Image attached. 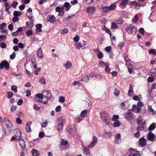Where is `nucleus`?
<instances>
[{
	"label": "nucleus",
	"instance_id": "nucleus-1",
	"mask_svg": "<svg viewBox=\"0 0 156 156\" xmlns=\"http://www.w3.org/2000/svg\"><path fill=\"white\" fill-rule=\"evenodd\" d=\"M126 30L129 34L133 35L135 34L137 31L136 29L132 25H130L127 26L126 28Z\"/></svg>",
	"mask_w": 156,
	"mask_h": 156
},
{
	"label": "nucleus",
	"instance_id": "nucleus-2",
	"mask_svg": "<svg viewBox=\"0 0 156 156\" xmlns=\"http://www.w3.org/2000/svg\"><path fill=\"white\" fill-rule=\"evenodd\" d=\"M101 118L105 124L108 125L110 123L111 118L108 114L104 113V115L101 117Z\"/></svg>",
	"mask_w": 156,
	"mask_h": 156
},
{
	"label": "nucleus",
	"instance_id": "nucleus-3",
	"mask_svg": "<svg viewBox=\"0 0 156 156\" xmlns=\"http://www.w3.org/2000/svg\"><path fill=\"white\" fill-rule=\"evenodd\" d=\"M5 68L6 69H9V64L8 61L4 60L1 62L0 64V69H2Z\"/></svg>",
	"mask_w": 156,
	"mask_h": 156
},
{
	"label": "nucleus",
	"instance_id": "nucleus-4",
	"mask_svg": "<svg viewBox=\"0 0 156 156\" xmlns=\"http://www.w3.org/2000/svg\"><path fill=\"white\" fill-rule=\"evenodd\" d=\"M124 118L128 120L129 121H132L133 120L134 118V117L133 114L129 110L128 112L125 113L124 115Z\"/></svg>",
	"mask_w": 156,
	"mask_h": 156
},
{
	"label": "nucleus",
	"instance_id": "nucleus-5",
	"mask_svg": "<svg viewBox=\"0 0 156 156\" xmlns=\"http://www.w3.org/2000/svg\"><path fill=\"white\" fill-rule=\"evenodd\" d=\"M3 123L4 126L7 129L10 128L12 126V122L7 118H4L3 119Z\"/></svg>",
	"mask_w": 156,
	"mask_h": 156
},
{
	"label": "nucleus",
	"instance_id": "nucleus-6",
	"mask_svg": "<svg viewBox=\"0 0 156 156\" xmlns=\"http://www.w3.org/2000/svg\"><path fill=\"white\" fill-rule=\"evenodd\" d=\"M87 41H83L82 42H79L76 44V48L78 49L80 48L82 49L85 48L86 46Z\"/></svg>",
	"mask_w": 156,
	"mask_h": 156
},
{
	"label": "nucleus",
	"instance_id": "nucleus-7",
	"mask_svg": "<svg viewBox=\"0 0 156 156\" xmlns=\"http://www.w3.org/2000/svg\"><path fill=\"white\" fill-rule=\"evenodd\" d=\"M47 92L45 97H44V98H46V100L45 101L48 102V100L53 101L54 100V98L52 96L51 92L50 90L46 91Z\"/></svg>",
	"mask_w": 156,
	"mask_h": 156
},
{
	"label": "nucleus",
	"instance_id": "nucleus-8",
	"mask_svg": "<svg viewBox=\"0 0 156 156\" xmlns=\"http://www.w3.org/2000/svg\"><path fill=\"white\" fill-rule=\"evenodd\" d=\"M21 131L20 130L17 131L16 132V134L12 136L11 139V140H14L15 139H17V140H20L21 139Z\"/></svg>",
	"mask_w": 156,
	"mask_h": 156
},
{
	"label": "nucleus",
	"instance_id": "nucleus-9",
	"mask_svg": "<svg viewBox=\"0 0 156 156\" xmlns=\"http://www.w3.org/2000/svg\"><path fill=\"white\" fill-rule=\"evenodd\" d=\"M98 141L97 138L94 136L93 137V140L90 144L88 146V148H90L94 146L97 143Z\"/></svg>",
	"mask_w": 156,
	"mask_h": 156
},
{
	"label": "nucleus",
	"instance_id": "nucleus-10",
	"mask_svg": "<svg viewBox=\"0 0 156 156\" xmlns=\"http://www.w3.org/2000/svg\"><path fill=\"white\" fill-rule=\"evenodd\" d=\"M146 125V122H144L140 124L136 129L137 131H142V130H144V128Z\"/></svg>",
	"mask_w": 156,
	"mask_h": 156
},
{
	"label": "nucleus",
	"instance_id": "nucleus-11",
	"mask_svg": "<svg viewBox=\"0 0 156 156\" xmlns=\"http://www.w3.org/2000/svg\"><path fill=\"white\" fill-rule=\"evenodd\" d=\"M155 137V136L152 132H149L147 135V139L148 140L151 141H153L154 140V138Z\"/></svg>",
	"mask_w": 156,
	"mask_h": 156
},
{
	"label": "nucleus",
	"instance_id": "nucleus-12",
	"mask_svg": "<svg viewBox=\"0 0 156 156\" xmlns=\"http://www.w3.org/2000/svg\"><path fill=\"white\" fill-rule=\"evenodd\" d=\"M55 17L53 15H49L46 18V20L47 22L52 23L55 20Z\"/></svg>",
	"mask_w": 156,
	"mask_h": 156
},
{
	"label": "nucleus",
	"instance_id": "nucleus-13",
	"mask_svg": "<svg viewBox=\"0 0 156 156\" xmlns=\"http://www.w3.org/2000/svg\"><path fill=\"white\" fill-rule=\"evenodd\" d=\"M147 144L146 140L144 138H141L139 140V144L141 147L145 146Z\"/></svg>",
	"mask_w": 156,
	"mask_h": 156
},
{
	"label": "nucleus",
	"instance_id": "nucleus-14",
	"mask_svg": "<svg viewBox=\"0 0 156 156\" xmlns=\"http://www.w3.org/2000/svg\"><path fill=\"white\" fill-rule=\"evenodd\" d=\"M64 120H62L61 121H59V123L58 126L57 130L58 131H60L62 130L63 126V123Z\"/></svg>",
	"mask_w": 156,
	"mask_h": 156
},
{
	"label": "nucleus",
	"instance_id": "nucleus-15",
	"mask_svg": "<svg viewBox=\"0 0 156 156\" xmlns=\"http://www.w3.org/2000/svg\"><path fill=\"white\" fill-rule=\"evenodd\" d=\"M37 56L40 58H44V56L42 53V51L41 48L37 51Z\"/></svg>",
	"mask_w": 156,
	"mask_h": 156
},
{
	"label": "nucleus",
	"instance_id": "nucleus-16",
	"mask_svg": "<svg viewBox=\"0 0 156 156\" xmlns=\"http://www.w3.org/2000/svg\"><path fill=\"white\" fill-rule=\"evenodd\" d=\"M31 124L32 122L31 121L27 123L25 127L26 131L27 132L29 133L31 131V128L30 127Z\"/></svg>",
	"mask_w": 156,
	"mask_h": 156
},
{
	"label": "nucleus",
	"instance_id": "nucleus-17",
	"mask_svg": "<svg viewBox=\"0 0 156 156\" xmlns=\"http://www.w3.org/2000/svg\"><path fill=\"white\" fill-rule=\"evenodd\" d=\"M95 10V9L94 7H88L86 9V12L89 13H93Z\"/></svg>",
	"mask_w": 156,
	"mask_h": 156
},
{
	"label": "nucleus",
	"instance_id": "nucleus-18",
	"mask_svg": "<svg viewBox=\"0 0 156 156\" xmlns=\"http://www.w3.org/2000/svg\"><path fill=\"white\" fill-rule=\"evenodd\" d=\"M128 1V0H122L120 3L119 6H121L122 8H124L126 7Z\"/></svg>",
	"mask_w": 156,
	"mask_h": 156
},
{
	"label": "nucleus",
	"instance_id": "nucleus-19",
	"mask_svg": "<svg viewBox=\"0 0 156 156\" xmlns=\"http://www.w3.org/2000/svg\"><path fill=\"white\" fill-rule=\"evenodd\" d=\"M90 76L88 75H85L83 76L81 79V80L83 81L84 82H88Z\"/></svg>",
	"mask_w": 156,
	"mask_h": 156
},
{
	"label": "nucleus",
	"instance_id": "nucleus-20",
	"mask_svg": "<svg viewBox=\"0 0 156 156\" xmlns=\"http://www.w3.org/2000/svg\"><path fill=\"white\" fill-rule=\"evenodd\" d=\"M130 4L131 5H133L136 8H137V9L139 8L141 6L138 3H137L136 1H134L131 2Z\"/></svg>",
	"mask_w": 156,
	"mask_h": 156
},
{
	"label": "nucleus",
	"instance_id": "nucleus-21",
	"mask_svg": "<svg viewBox=\"0 0 156 156\" xmlns=\"http://www.w3.org/2000/svg\"><path fill=\"white\" fill-rule=\"evenodd\" d=\"M19 140V145L22 148L26 147V144L25 141L23 139H20Z\"/></svg>",
	"mask_w": 156,
	"mask_h": 156
},
{
	"label": "nucleus",
	"instance_id": "nucleus-22",
	"mask_svg": "<svg viewBox=\"0 0 156 156\" xmlns=\"http://www.w3.org/2000/svg\"><path fill=\"white\" fill-rule=\"evenodd\" d=\"M36 31L37 32H41L42 31L41 28L42 27V25L41 24H38L36 25Z\"/></svg>",
	"mask_w": 156,
	"mask_h": 156
},
{
	"label": "nucleus",
	"instance_id": "nucleus-23",
	"mask_svg": "<svg viewBox=\"0 0 156 156\" xmlns=\"http://www.w3.org/2000/svg\"><path fill=\"white\" fill-rule=\"evenodd\" d=\"M63 6L66 8V11H68L71 7V5H70L69 2H66L64 3Z\"/></svg>",
	"mask_w": 156,
	"mask_h": 156
},
{
	"label": "nucleus",
	"instance_id": "nucleus-24",
	"mask_svg": "<svg viewBox=\"0 0 156 156\" xmlns=\"http://www.w3.org/2000/svg\"><path fill=\"white\" fill-rule=\"evenodd\" d=\"M64 66L66 69H69L72 67V65L70 62L68 61L64 64Z\"/></svg>",
	"mask_w": 156,
	"mask_h": 156
},
{
	"label": "nucleus",
	"instance_id": "nucleus-25",
	"mask_svg": "<svg viewBox=\"0 0 156 156\" xmlns=\"http://www.w3.org/2000/svg\"><path fill=\"white\" fill-rule=\"evenodd\" d=\"M31 152L33 156H38L40 154L39 151L34 149H33Z\"/></svg>",
	"mask_w": 156,
	"mask_h": 156
},
{
	"label": "nucleus",
	"instance_id": "nucleus-26",
	"mask_svg": "<svg viewBox=\"0 0 156 156\" xmlns=\"http://www.w3.org/2000/svg\"><path fill=\"white\" fill-rule=\"evenodd\" d=\"M34 101L36 102H39L40 103H41L43 104H47V101H43L42 100H40L39 98H34Z\"/></svg>",
	"mask_w": 156,
	"mask_h": 156
},
{
	"label": "nucleus",
	"instance_id": "nucleus-27",
	"mask_svg": "<svg viewBox=\"0 0 156 156\" xmlns=\"http://www.w3.org/2000/svg\"><path fill=\"white\" fill-rule=\"evenodd\" d=\"M87 112L86 110H84L81 112L80 115L83 118H85L87 115Z\"/></svg>",
	"mask_w": 156,
	"mask_h": 156
},
{
	"label": "nucleus",
	"instance_id": "nucleus-28",
	"mask_svg": "<svg viewBox=\"0 0 156 156\" xmlns=\"http://www.w3.org/2000/svg\"><path fill=\"white\" fill-rule=\"evenodd\" d=\"M22 14V13L20 11H15L13 12V15L15 16H20Z\"/></svg>",
	"mask_w": 156,
	"mask_h": 156
},
{
	"label": "nucleus",
	"instance_id": "nucleus-29",
	"mask_svg": "<svg viewBox=\"0 0 156 156\" xmlns=\"http://www.w3.org/2000/svg\"><path fill=\"white\" fill-rule=\"evenodd\" d=\"M155 127L156 126L154 125V123H153L150 126L148 130L149 131H151L154 129Z\"/></svg>",
	"mask_w": 156,
	"mask_h": 156
},
{
	"label": "nucleus",
	"instance_id": "nucleus-30",
	"mask_svg": "<svg viewBox=\"0 0 156 156\" xmlns=\"http://www.w3.org/2000/svg\"><path fill=\"white\" fill-rule=\"evenodd\" d=\"M102 11L103 12H106L110 10L108 6H104L102 7Z\"/></svg>",
	"mask_w": 156,
	"mask_h": 156
},
{
	"label": "nucleus",
	"instance_id": "nucleus-31",
	"mask_svg": "<svg viewBox=\"0 0 156 156\" xmlns=\"http://www.w3.org/2000/svg\"><path fill=\"white\" fill-rule=\"evenodd\" d=\"M118 27V26L114 22L111 23V28L112 29H116Z\"/></svg>",
	"mask_w": 156,
	"mask_h": 156
},
{
	"label": "nucleus",
	"instance_id": "nucleus-32",
	"mask_svg": "<svg viewBox=\"0 0 156 156\" xmlns=\"http://www.w3.org/2000/svg\"><path fill=\"white\" fill-rule=\"evenodd\" d=\"M67 131L70 134L74 133V131L73 129L71 127H68L66 128Z\"/></svg>",
	"mask_w": 156,
	"mask_h": 156
},
{
	"label": "nucleus",
	"instance_id": "nucleus-33",
	"mask_svg": "<svg viewBox=\"0 0 156 156\" xmlns=\"http://www.w3.org/2000/svg\"><path fill=\"white\" fill-rule=\"evenodd\" d=\"M97 55L98 56V58L99 59L102 58L104 56L103 53L100 51L97 53Z\"/></svg>",
	"mask_w": 156,
	"mask_h": 156
},
{
	"label": "nucleus",
	"instance_id": "nucleus-34",
	"mask_svg": "<svg viewBox=\"0 0 156 156\" xmlns=\"http://www.w3.org/2000/svg\"><path fill=\"white\" fill-rule=\"evenodd\" d=\"M113 126L114 127H118L120 125V123L119 121H116L113 124Z\"/></svg>",
	"mask_w": 156,
	"mask_h": 156
},
{
	"label": "nucleus",
	"instance_id": "nucleus-35",
	"mask_svg": "<svg viewBox=\"0 0 156 156\" xmlns=\"http://www.w3.org/2000/svg\"><path fill=\"white\" fill-rule=\"evenodd\" d=\"M45 79L44 77H42L40 78L39 82L40 83L43 84H45Z\"/></svg>",
	"mask_w": 156,
	"mask_h": 156
},
{
	"label": "nucleus",
	"instance_id": "nucleus-36",
	"mask_svg": "<svg viewBox=\"0 0 156 156\" xmlns=\"http://www.w3.org/2000/svg\"><path fill=\"white\" fill-rule=\"evenodd\" d=\"M116 7V5L114 3L112 4L110 6H108L110 10L115 9Z\"/></svg>",
	"mask_w": 156,
	"mask_h": 156
},
{
	"label": "nucleus",
	"instance_id": "nucleus-37",
	"mask_svg": "<svg viewBox=\"0 0 156 156\" xmlns=\"http://www.w3.org/2000/svg\"><path fill=\"white\" fill-rule=\"evenodd\" d=\"M11 90L14 91L15 93H16L17 92V87L15 85H13L11 87Z\"/></svg>",
	"mask_w": 156,
	"mask_h": 156
},
{
	"label": "nucleus",
	"instance_id": "nucleus-38",
	"mask_svg": "<svg viewBox=\"0 0 156 156\" xmlns=\"http://www.w3.org/2000/svg\"><path fill=\"white\" fill-rule=\"evenodd\" d=\"M134 94L133 90H129L128 91V95L129 97H132Z\"/></svg>",
	"mask_w": 156,
	"mask_h": 156
},
{
	"label": "nucleus",
	"instance_id": "nucleus-39",
	"mask_svg": "<svg viewBox=\"0 0 156 156\" xmlns=\"http://www.w3.org/2000/svg\"><path fill=\"white\" fill-rule=\"evenodd\" d=\"M142 116H141L140 115L139 116H138V117L137 119V123L138 125H139L140 124V123L142 122Z\"/></svg>",
	"mask_w": 156,
	"mask_h": 156
},
{
	"label": "nucleus",
	"instance_id": "nucleus-40",
	"mask_svg": "<svg viewBox=\"0 0 156 156\" xmlns=\"http://www.w3.org/2000/svg\"><path fill=\"white\" fill-rule=\"evenodd\" d=\"M149 54H153L154 55H156V50L155 49H150L149 51Z\"/></svg>",
	"mask_w": 156,
	"mask_h": 156
},
{
	"label": "nucleus",
	"instance_id": "nucleus-41",
	"mask_svg": "<svg viewBox=\"0 0 156 156\" xmlns=\"http://www.w3.org/2000/svg\"><path fill=\"white\" fill-rule=\"evenodd\" d=\"M28 14L27 13H26V15L27 17L28 18L29 20H30L32 21V22H33V17L32 16H31V15H32V13H31V14Z\"/></svg>",
	"mask_w": 156,
	"mask_h": 156
},
{
	"label": "nucleus",
	"instance_id": "nucleus-42",
	"mask_svg": "<svg viewBox=\"0 0 156 156\" xmlns=\"http://www.w3.org/2000/svg\"><path fill=\"white\" fill-rule=\"evenodd\" d=\"M83 151L85 153L86 155H89L90 154V151L87 148H85L83 150Z\"/></svg>",
	"mask_w": 156,
	"mask_h": 156
},
{
	"label": "nucleus",
	"instance_id": "nucleus-43",
	"mask_svg": "<svg viewBox=\"0 0 156 156\" xmlns=\"http://www.w3.org/2000/svg\"><path fill=\"white\" fill-rule=\"evenodd\" d=\"M6 36L5 35H0V42L2 41H5V40Z\"/></svg>",
	"mask_w": 156,
	"mask_h": 156
},
{
	"label": "nucleus",
	"instance_id": "nucleus-44",
	"mask_svg": "<svg viewBox=\"0 0 156 156\" xmlns=\"http://www.w3.org/2000/svg\"><path fill=\"white\" fill-rule=\"evenodd\" d=\"M7 46L6 44L4 42H2L0 44V47L2 48H5Z\"/></svg>",
	"mask_w": 156,
	"mask_h": 156
},
{
	"label": "nucleus",
	"instance_id": "nucleus-45",
	"mask_svg": "<svg viewBox=\"0 0 156 156\" xmlns=\"http://www.w3.org/2000/svg\"><path fill=\"white\" fill-rule=\"evenodd\" d=\"M119 116L118 115H114L112 118V121H115L118 119Z\"/></svg>",
	"mask_w": 156,
	"mask_h": 156
},
{
	"label": "nucleus",
	"instance_id": "nucleus-46",
	"mask_svg": "<svg viewBox=\"0 0 156 156\" xmlns=\"http://www.w3.org/2000/svg\"><path fill=\"white\" fill-rule=\"evenodd\" d=\"M26 34L27 36H30L32 35L33 32L31 30H28L27 31Z\"/></svg>",
	"mask_w": 156,
	"mask_h": 156
},
{
	"label": "nucleus",
	"instance_id": "nucleus-47",
	"mask_svg": "<svg viewBox=\"0 0 156 156\" xmlns=\"http://www.w3.org/2000/svg\"><path fill=\"white\" fill-rule=\"evenodd\" d=\"M8 98L9 99L11 98L13 95V93L12 92H8Z\"/></svg>",
	"mask_w": 156,
	"mask_h": 156
},
{
	"label": "nucleus",
	"instance_id": "nucleus-48",
	"mask_svg": "<svg viewBox=\"0 0 156 156\" xmlns=\"http://www.w3.org/2000/svg\"><path fill=\"white\" fill-rule=\"evenodd\" d=\"M36 98H39V99H42L43 98V94L41 93L37 94L36 95Z\"/></svg>",
	"mask_w": 156,
	"mask_h": 156
},
{
	"label": "nucleus",
	"instance_id": "nucleus-49",
	"mask_svg": "<svg viewBox=\"0 0 156 156\" xmlns=\"http://www.w3.org/2000/svg\"><path fill=\"white\" fill-rule=\"evenodd\" d=\"M18 3L15 1H14L13 2V3L12 5V6L14 8L16 9V6L17 5Z\"/></svg>",
	"mask_w": 156,
	"mask_h": 156
},
{
	"label": "nucleus",
	"instance_id": "nucleus-50",
	"mask_svg": "<svg viewBox=\"0 0 156 156\" xmlns=\"http://www.w3.org/2000/svg\"><path fill=\"white\" fill-rule=\"evenodd\" d=\"M79 36L78 35H76L74 38L73 40L75 41V42H77L79 41Z\"/></svg>",
	"mask_w": 156,
	"mask_h": 156
},
{
	"label": "nucleus",
	"instance_id": "nucleus-51",
	"mask_svg": "<svg viewBox=\"0 0 156 156\" xmlns=\"http://www.w3.org/2000/svg\"><path fill=\"white\" fill-rule=\"evenodd\" d=\"M16 55V54L15 51L13 52L12 54H11L10 56V58L11 59H13L15 58Z\"/></svg>",
	"mask_w": 156,
	"mask_h": 156
},
{
	"label": "nucleus",
	"instance_id": "nucleus-52",
	"mask_svg": "<svg viewBox=\"0 0 156 156\" xmlns=\"http://www.w3.org/2000/svg\"><path fill=\"white\" fill-rule=\"evenodd\" d=\"M105 30L106 33H108L109 34L110 36L111 37L112 36V33L111 32L110 30L107 28H105Z\"/></svg>",
	"mask_w": 156,
	"mask_h": 156
},
{
	"label": "nucleus",
	"instance_id": "nucleus-53",
	"mask_svg": "<svg viewBox=\"0 0 156 156\" xmlns=\"http://www.w3.org/2000/svg\"><path fill=\"white\" fill-rule=\"evenodd\" d=\"M65 101V99L64 97L62 96H60L59 97V101L61 103L64 102Z\"/></svg>",
	"mask_w": 156,
	"mask_h": 156
},
{
	"label": "nucleus",
	"instance_id": "nucleus-54",
	"mask_svg": "<svg viewBox=\"0 0 156 156\" xmlns=\"http://www.w3.org/2000/svg\"><path fill=\"white\" fill-rule=\"evenodd\" d=\"M41 69L40 67H38V68H37L36 69V70L34 72V73L35 75H38V73L40 70Z\"/></svg>",
	"mask_w": 156,
	"mask_h": 156
},
{
	"label": "nucleus",
	"instance_id": "nucleus-55",
	"mask_svg": "<svg viewBox=\"0 0 156 156\" xmlns=\"http://www.w3.org/2000/svg\"><path fill=\"white\" fill-rule=\"evenodd\" d=\"M61 107L60 105H58L55 108V111L57 112H59L61 111Z\"/></svg>",
	"mask_w": 156,
	"mask_h": 156
},
{
	"label": "nucleus",
	"instance_id": "nucleus-56",
	"mask_svg": "<svg viewBox=\"0 0 156 156\" xmlns=\"http://www.w3.org/2000/svg\"><path fill=\"white\" fill-rule=\"evenodd\" d=\"M83 118L81 116H79L76 118V121L77 122H79L82 120Z\"/></svg>",
	"mask_w": 156,
	"mask_h": 156
},
{
	"label": "nucleus",
	"instance_id": "nucleus-57",
	"mask_svg": "<svg viewBox=\"0 0 156 156\" xmlns=\"http://www.w3.org/2000/svg\"><path fill=\"white\" fill-rule=\"evenodd\" d=\"M138 20V16L137 14L135 16L134 18L132 20V21L134 23H136Z\"/></svg>",
	"mask_w": 156,
	"mask_h": 156
},
{
	"label": "nucleus",
	"instance_id": "nucleus-58",
	"mask_svg": "<svg viewBox=\"0 0 156 156\" xmlns=\"http://www.w3.org/2000/svg\"><path fill=\"white\" fill-rule=\"evenodd\" d=\"M112 49V47L110 46L107 47L105 48V50L107 52H109Z\"/></svg>",
	"mask_w": 156,
	"mask_h": 156
},
{
	"label": "nucleus",
	"instance_id": "nucleus-59",
	"mask_svg": "<svg viewBox=\"0 0 156 156\" xmlns=\"http://www.w3.org/2000/svg\"><path fill=\"white\" fill-rule=\"evenodd\" d=\"M68 142L67 141V140H62V141L61 142V144L62 145H65L67 144L68 143Z\"/></svg>",
	"mask_w": 156,
	"mask_h": 156
},
{
	"label": "nucleus",
	"instance_id": "nucleus-60",
	"mask_svg": "<svg viewBox=\"0 0 156 156\" xmlns=\"http://www.w3.org/2000/svg\"><path fill=\"white\" fill-rule=\"evenodd\" d=\"M16 123L19 124H21L22 123V120L19 118H17L16 119Z\"/></svg>",
	"mask_w": 156,
	"mask_h": 156
},
{
	"label": "nucleus",
	"instance_id": "nucleus-61",
	"mask_svg": "<svg viewBox=\"0 0 156 156\" xmlns=\"http://www.w3.org/2000/svg\"><path fill=\"white\" fill-rule=\"evenodd\" d=\"M19 20V18L18 17L15 16L12 18V21L13 22H16Z\"/></svg>",
	"mask_w": 156,
	"mask_h": 156
},
{
	"label": "nucleus",
	"instance_id": "nucleus-62",
	"mask_svg": "<svg viewBox=\"0 0 156 156\" xmlns=\"http://www.w3.org/2000/svg\"><path fill=\"white\" fill-rule=\"evenodd\" d=\"M33 108L34 109L36 110H39L40 109V107L37 106V105L36 104H34L33 106Z\"/></svg>",
	"mask_w": 156,
	"mask_h": 156
},
{
	"label": "nucleus",
	"instance_id": "nucleus-63",
	"mask_svg": "<svg viewBox=\"0 0 156 156\" xmlns=\"http://www.w3.org/2000/svg\"><path fill=\"white\" fill-rule=\"evenodd\" d=\"M125 44L124 42H121L119 43V47L121 49L124 46Z\"/></svg>",
	"mask_w": 156,
	"mask_h": 156
},
{
	"label": "nucleus",
	"instance_id": "nucleus-64",
	"mask_svg": "<svg viewBox=\"0 0 156 156\" xmlns=\"http://www.w3.org/2000/svg\"><path fill=\"white\" fill-rule=\"evenodd\" d=\"M106 66V67L105 69V71L106 72H108V73H110L111 71V69L109 68V66L107 65Z\"/></svg>",
	"mask_w": 156,
	"mask_h": 156
}]
</instances>
